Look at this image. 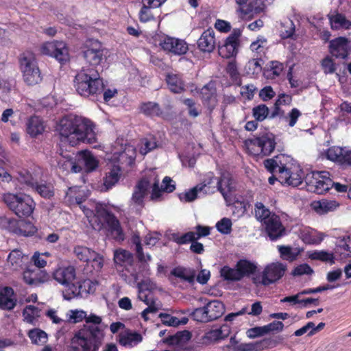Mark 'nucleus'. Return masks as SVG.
Segmentation results:
<instances>
[{
    "mask_svg": "<svg viewBox=\"0 0 351 351\" xmlns=\"http://www.w3.org/2000/svg\"><path fill=\"white\" fill-rule=\"evenodd\" d=\"M75 280V268L73 266H67V300L83 292L88 293L95 292L96 284L90 279H85L82 282H73Z\"/></svg>",
    "mask_w": 351,
    "mask_h": 351,
    "instance_id": "obj_12",
    "label": "nucleus"
},
{
    "mask_svg": "<svg viewBox=\"0 0 351 351\" xmlns=\"http://www.w3.org/2000/svg\"><path fill=\"white\" fill-rule=\"evenodd\" d=\"M328 51L332 56L346 60L351 53V42L344 36H339L329 42Z\"/></svg>",
    "mask_w": 351,
    "mask_h": 351,
    "instance_id": "obj_14",
    "label": "nucleus"
},
{
    "mask_svg": "<svg viewBox=\"0 0 351 351\" xmlns=\"http://www.w3.org/2000/svg\"><path fill=\"white\" fill-rule=\"evenodd\" d=\"M208 310L210 322L219 318L223 313V305L222 302L215 300L208 303L206 306Z\"/></svg>",
    "mask_w": 351,
    "mask_h": 351,
    "instance_id": "obj_39",
    "label": "nucleus"
},
{
    "mask_svg": "<svg viewBox=\"0 0 351 351\" xmlns=\"http://www.w3.org/2000/svg\"><path fill=\"white\" fill-rule=\"evenodd\" d=\"M346 150V147L332 146L327 149L326 152V157L330 161L340 164L341 162V158H343Z\"/></svg>",
    "mask_w": 351,
    "mask_h": 351,
    "instance_id": "obj_44",
    "label": "nucleus"
},
{
    "mask_svg": "<svg viewBox=\"0 0 351 351\" xmlns=\"http://www.w3.org/2000/svg\"><path fill=\"white\" fill-rule=\"evenodd\" d=\"M143 338L140 333L134 332L121 335L119 343L123 346H133L142 341Z\"/></svg>",
    "mask_w": 351,
    "mask_h": 351,
    "instance_id": "obj_42",
    "label": "nucleus"
},
{
    "mask_svg": "<svg viewBox=\"0 0 351 351\" xmlns=\"http://www.w3.org/2000/svg\"><path fill=\"white\" fill-rule=\"evenodd\" d=\"M83 213L87 217L90 225L94 230L99 231L104 228V223L99 216L93 213V210L90 209L83 210Z\"/></svg>",
    "mask_w": 351,
    "mask_h": 351,
    "instance_id": "obj_51",
    "label": "nucleus"
},
{
    "mask_svg": "<svg viewBox=\"0 0 351 351\" xmlns=\"http://www.w3.org/2000/svg\"><path fill=\"white\" fill-rule=\"evenodd\" d=\"M86 323L94 325H84L75 332L71 339V346L68 351H99L103 343L105 337L104 330L99 324H101V317L90 314L86 315Z\"/></svg>",
    "mask_w": 351,
    "mask_h": 351,
    "instance_id": "obj_1",
    "label": "nucleus"
},
{
    "mask_svg": "<svg viewBox=\"0 0 351 351\" xmlns=\"http://www.w3.org/2000/svg\"><path fill=\"white\" fill-rule=\"evenodd\" d=\"M121 175V169L119 165H114L104 178V185L107 190L111 189L119 180Z\"/></svg>",
    "mask_w": 351,
    "mask_h": 351,
    "instance_id": "obj_33",
    "label": "nucleus"
},
{
    "mask_svg": "<svg viewBox=\"0 0 351 351\" xmlns=\"http://www.w3.org/2000/svg\"><path fill=\"white\" fill-rule=\"evenodd\" d=\"M149 185V181L147 178L141 179L134 187L132 196L133 203L141 207L144 206V198Z\"/></svg>",
    "mask_w": 351,
    "mask_h": 351,
    "instance_id": "obj_23",
    "label": "nucleus"
},
{
    "mask_svg": "<svg viewBox=\"0 0 351 351\" xmlns=\"http://www.w3.org/2000/svg\"><path fill=\"white\" fill-rule=\"evenodd\" d=\"M32 190L36 191L40 196L45 198H50L53 195V191L49 185L46 184H40L38 182Z\"/></svg>",
    "mask_w": 351,
    "mask_h": 351,
    "instance_id": "obj_61",
    "label": "nucleus"
},
{
    "mask_svg": "<svg viewBox=\"0 0 351 351\" xmlns=\"http://www.w3.org/2000/svg\"><path fill=\"white\" fill-rule=\"evenodd\" d=\"M216 46L215 32L212 28L204 31L197 40V47L203 52H212Z\"/></svg>",
    "mask_w": 351,
    "mask_h": 351,
    "instance_id": "obj_22",
    "label": "nucleus"
},
{
    "mask_svg": "<svg viewBox=\"0 0 351 351\" xmlns=\"http://www.w3.org/2000/svg\"><path fill=\"white\" fill-rule=\"evenodd\" d=\"M45 127L43 120L34 115L28 119L26 123V131L31 137L36 138L44 132Z\"/></svg>",
    "mask_w": 351,
    "mask_h": 351,
    "instance_id": "obj_25",
    "label": "nucleus"
},
{
    "mask_svg": "<svg viewBox=\"0 0 351 351\" xmlns=\"http://www.w3.org/2000/svg\"><path fill=\"white\" fill-rule=\"evenodd\" d=\"M114 261L120 276L128 284L140 280L146 267L145 263H136L133 254L123 249L114 252Z\"/></svg>",
    "mask_w": 351,
    "mask_h": 351,
    "instance_id": "obj_5",
    "label": "nucleus"
},
{
    "mask_svg": "<svg viewBox=\"0 0 351 351\" xmlns=\"http://www.w3.org/2000/svg\"><path fill=\"white\" fill-rule=\"evenodd\" d=\"M284 69L283 64L274 60L269 62L264 69L263 75L268 80L279 77Z\"/></svg>",
    "mask_w": 351,
    "mask_h": 351,
    "instance_id": "obj_35",
    "label": "nucleus"
},
{
    "mask_svg": "<svg viewBox=\"0 0 351 351\" xmlns=\"http://www.w3.org/2000/svg\"><path fill=\"white\" fill-rule=\"evenodd\" d=\"M278 248L280 257L289 262L296 260L300 253L298 248H292L290 246L279 245Z\"/></svg>",
    "mask_w": 351,
    "mask_h": 351,
    "instance_id": "obj_41",
    "label": "nucleus"
},
{
    "mask_svg": "<svg viewBox=\"0 0 351 351\" xmlns=\"http://www.w3.org/2000/svg\"><path fill=\"white\" fill-rule=\"evenodd\" d=\"M67 162L72 165L71 170L75 173L82 171L86 173L93 172L99 167V160L88 149L80 150L73 155H67Z\"/></svg>",
    "mask_w": 351,
    "mask_h": 351,
    "instance_id": "obj_9",
    "label": "nucleus"
},
{
    "mask_svg": "<svg viewBox=\"0 0 351 351\" xmlns=\"http://www.w3.org/2000/svg\"><path fill=\"white\" fill-rule=\"evenodd\" d=\"M55 135H58L60 138L59 149L57 152L63 158H66L64 156V149L63 147L66 144V115L62 116L60 121L56 123L55 126Z\"/></svg>",
    "mask_w": 351,
    "mask_h": 351,
    "instance_id": "obj_31",
    "label": "nucleus"
},
{
    "mask_svg": "<svg viewBox=\"0 0 351 351\" xmlns=\"http://www.w3.org/2000/svg\"><path fill=\"white\" fill-rule=\"evenodd\" d=\"M20 222L22 223H19V237H32L37 232L36 226L29 221L20 219Z\"/></svg>",
    "mask_w": 351,
    "mask_h": 351,
    "instance_id": "obj_52",
    "label": "nucleus"
},
{
    "mask_svg": "<svg viewBox=\"0 0 351 351\" xmlns=\"http://www.w3.org/2000/svg\"><path fill=\"white\" fill-rule=\"evenodd\" d=\"M218 178L213 172H208L202 182L197 184L199 192L204 194H213L217 191Z\"/></svg>",
    "mask_w": 351,
    "mask_h": 351,
    "instance_id": "obj_27",
    "label": "nucleus"
},
{
    "mask_svg": "<svg viewBox=\"0 0 351 351\" xmlns=\"http://www.w3.org/2000/svg\"><path fill=\"white\" fill-rule=\"evenodd\" d=\"M95 128V123L86 117L67 114V143L72 147L82 143L96 147L98 138Z\"/></svg>",
    "mask_w": 351,
    "mask_h": 351,
    "instance_id": "obj_3",
    "label": "nucleus"
},
{
    "mask_svg": "<svg viewBox=\"0 0 351 351\" xmlns=\"http://www.w3.org/2000/svg\"><path fill=\"white\" fill-rule=\"evenodd\" d=\"M171 275L189 282H193L195 279V274L193 271L189 272L186 268L182 267L173 268L171 271Z\"/></svg>",
    "mask_w": 351,
    "mask_h": 351,
    "instance_id": "obj_49",
    "label": "nucleus"
},
{
    "mask_svg": "<svg viewBox=\"0 0 351 351\" xmlns=\"http://www.w3.org/2000/svg\"><path fill=\"white\" fill-rule=\"evenodd\" d=\"M267 39L264 36H259L255 41L251 43L250 48L252 51L257 53V57H262L267 49Z\"/></svg>",
    "mask_w": 351,
    "mask_h": 351,
    "instance_id": "obj_46",
    "label": "nucleus"
},
{
    "mask_svg": "<svg viewBox=\"0 0 351 351\" xmlns=\"http://www.w3.org/2000/svg\"><path fill=\"white\" fill-rule=\"evenodd\" d=\"M20 70L24 82L29 86L39 84L43 77L34 55L29 51L21 54L19 59Z\"/></svg>",
    "mask_w": 351,
    "mask_h": 351,
    "instance_id": "obj_8",
    "label": "nucleus"
},
{
    "mask_svg": "<svg viewBox=\"0 0 351 351\" xmlns=\"http://www.w3.org/2000/svg\"><path fill=\"white\" fill-rule=\"evenodd\" d=\"M305 182L308 191L319 195L328 192L334 184L330 173L326 171H312L306 174Z\"/></svg>",
    "mask_w": 351,
    "mask_h": 351,
    "instance_id": "obj_10",
    "label": "nucleus"
},
{
    "mask_svg": "<svg viewBox=\"0 0 351 351\" xmlns=\"http://www.w3.org/2000/svg\"><path fill=\"white\" fill-rule=\"evenodd\" d=\"M335 251L341 260L351 257V236L338 238Z\"/></svg>",
    "mask_w": 351,
    "mask_h": 351,
    "instance_id": "obj_26",
    "label": "nucleus"
},
{
    "mask_svg": "<svg viewBox=\"0 0 351 351\" xmlns=\"http://www.w3.org/2000/svg\"><path fill=\"white\" fill-rule=\"evenodd\" d=\"M92 250L86 247L77 246L74 249V253L77 258L84 262L89 263L93 254Z\"/></svg>",
    "mask_w": 351,
    "mask_h": 351,
    "instance_id": "obj_56",
    "label": "nucleus"
},
{
    "mask_svg": "<svg viewBox=\"0 0 351 351\" xmlns=\"http://www.w3.org/2000/svg\"><path fill=\"white\" fill-rule=\"evenodd\" d=\"M28 337L32 343L36 345H43L47 341V333L38 328H34L29 331Z\"/></svg>",
    "mask_w": 351,
    "mask_h": 351,
    "instance_id": "obj_48",
    "label": "nucleus"
},
{
    "mask_svg": "<svg viewBox=\"0 0 351 351\" xmlns=\"http://www.w3.org/2000/svg\"><path fill=\"white\" fill-rule=\"evenodd\" d=\"M220 275L223 280L227 281H240L241 278L237 271V269L231 268L229 266L225 265L220 269Z\"/></svg>",
    "mask_w": 351,
    "mask_h": 351,
    "instance_id": "obj_50",
    "label": "nucleus"
},
{
    "mask_svg": "<svg viewBox=\"0 0 351 351\" xmlns=\"http://www.w3.org/2000/svg\"><path fill=\"white\" fill-rule=\"evenodd\" d=\"M131 242L136 246V254L139 263H147L152 260L149 254H144L141 239L138 233H134L131 237Z\"/></svg>",
    "mask_w": 351,
    "mask_h": 351,
    "instance_id": "obj_38",
    "label": "nucleus"
},
{
    "mask_svg": "<svg viewBox=\"0 0 351 351\" xmlns=\"http://www.w3.org/2000/svg\"><path fill=\"white\" fill-rule=\"evenodd\" d=\"M200 96L203 105L212 112L217 104V89L214 83L210 82L204 85L201 89Z\"/></svg>",
    "mask_w": 351,
    "mask_h": 351,
    "instance_id": "obj_18",
    "label": "nucleus"
},
{
    "mask_svg": "<svg viewBox=\"0 0 351 351\" xmlns=\"http://www.w3.org/2000/svg\"><path fill=\"white\" fill-rule=\"evenodd\" d=\"M238 5L237 11L240 12L243 16H247L252 18L255 16L254 14V0H235Z\"/></svg>",
    "mask_w": 351,
    "mask_h": 351,
    "instance_id": "obj_43",
    "label": "nucleus"
},
{
    "mask_svg": "<svg viewBox=\"0 0 351 351\" xmlns=\"http://www.w3.org/2000/svg\"><path fill=\"white\" fill-rule=\"evenodd\" d=\"M328 17L332 30L351 29V21L347 19L344 14L337 12L335 14H329Z\"/></svg>",
    "mask_w": 351,
    "mask_h": 351,
    "instance_id": "obj_29",
    "label": "nucleus"
},
{
    "mask_svg": "<svg viewBox=\"0 0 351 351\" xmlns=\"http://www.w3.org/2000/svg\"><path fill=\"white\" fill-rule=\"evenodd\" d=\"M74 86L81 96L98 99L104 91V80L96 68H83L75 77Z\"/></svg>",
    "mask_w": 351,
    "mask_h": 351,
    "instance_id": "obj_4",
    "label": "nucleus"
},
{
    "mask_svg": "<svg viewBox=\"0 0 351 351\" xmlns=\"http://www.w3.org/2000/svg\"><path fill=\"white\" fill-rule=\"evenodd\" d=\"M252 115L258 121H263L265 119H269V110L265 104H259L252 109Z\"/></svg>",
    "mask_w": 351,
    "mask_h": 351,
    "instance_id": "obj_53",
    "label": "nucleus"
},
{
    "mask_svg": "<svg viewBox=\"0 0 351 351\" xmlns=\"http://www.w3.org/2000/svg\"><path fill=\"white\" fill-rule=\"evenodd\" d=\"M232 223L230 219L223 217L216 223L217 230L223 234H229L232 232Z\"/></svg>",
    "mask_w": 351,
    "mask_h": 351,
    "instance_id": "obj_59",
    "label": "nucleus"
},
{
    "mask_svg": "<svg viewBox=\"0 0 351 351\" xmlns=\"http://www.w3.org/2000/svg\"><path fill=\"white\" fill-rule=\"evenodd\" d=\"M263 165L269 172L278 173L279 181L283 184L298 186L305 180L304 173L300 166L285 154L266 159Z\"/></svg>",
    "mask_w": 351,
    "mask_h": 351,
    "instance_id": "obj_2",
    "label": "nucleus"
},
{
    "mask_svg": "<svg viewBox=\"0 0 351 351\" xmlns=\"http://www.w3.org/2000/svg\"><path fill=\"white\" fill-rule=\"evenodd\" d=\"M14 292L12 287H5L0 291V308L3 310H12L16 300L14 298Z\"/></svg>",
    "mask_w": 351,
    "mask_h": 351,
    "instance_id": "obj_28",
    "label": "nucleus"
},
{
    "mask_svg": "<svg viewBox=\"0 0 351 351\" xmlns=\"http://www.w3.org/2000/svg\"><path fill=\"white\" fill-rule=\"evenodd\" d=\"M66 49V43L63 41L54 40L47 42L42 45L40 52L43 55L55 58L61 64L64 60L63 50Z\"/></svg>",
    "mask_w": 351,
    "mask_h": 351,
    "instance_id": "obj_17",
    "label": "nucleus"
},
{
    "mask_svg": "<svg viewBox=\"0 0 351 351\" xmlns=\"http://www.w3.org/2000/svg\"><path fill=\"white\" fill-rule=\"evenodd\" d=\"M40 310L33 305L27 306L23 311V315L25 319L32 323L36 317H40Z\"/></svg>",
    "mask_w": 351,
    "mask_h": 351,
    "instance_id": "obj_57",
    "label": "nucleus"
},
{
    "mask_svg": "<svg viewBox=\"0 0 351 351\" xmlns=\"http://www.w3.org/2000/svg\"><path fill=\"white\" fill-rule=\"evenodd\" d=\"M244 144L252 155L262 157L268 156L275 150L276 138L271 132H261L252 138L246 139Z\"/></svg>",
    "mask_w": 351,
    "mask_h": 351,
    "instance_id": "obj_7",
    "label": "nucleus"
},
{
    "mask_svg": "<svg viewBox=\"0 0 351 351\" xmlns=\"http://www.w3.org/2000/svg\"><path fill=\"white\" fill-rule=\"evenodd\" d=\"M311 260L321 261L325 263H329L330 265L335 263V256L333 253L328 252L324 250H315L308 254Z\"/></svg>",
    "mask_w": 351,
    "mask_h": 351,
    "instance_id": "obj_45",
    "label": "nucleus"
},
{
    "mask_svg": "<svg viewBox=\"0 0 351 351\" xmlns=\"http://www.w3.org/2000/svg\"><path fill=\"white\" fill-rule=\"evenodd\" d=\"M134 284H136V282H134ZM137 284V286H138V288L139 289V292H140V295H139V298L143 301L147 305L149 304L150 302H149V300L148 299V296L147 295H146L145 293H144V291H149L151 290L152 288V286L150 285V280H138V282H136Z\"/></svg>",
    "mask_w": 351,
    "mask_h": 351,
    "instance_id": "obj_55",
    "label": "nucleus"
},
{
    "mask_svg": "<svg viewBox=\"0 0 351 351\" xmlns=\"http://www.w3.org/2000/svg\"><path fill=\"white\" fill-rule=\"evenodd\" d=\"M191 337V334L187 330L178 332L176 335L169 337L167 341L169 344L180 345L189 341Z\"/></svg>",
    "mask_w": 351,
    "mask_h": 351,
    "instance_id": "obj_54",
    "label": "nucleus"
},
{
    "mask_svg": "<svg viewBox=\"0 0 351 351\" xmlns=\"http://www.w3.org/2000/svg\"><path fill=\"white\" fill-rule=\"evenodd\" d=\"M24 259H27V257L25 256L21 250L15 249L10 252L8 263L13 270H19L23 268Z\"/></svg>",
    "mask_w": 351,
    "mask_h": 351,
    "instance_id": "obj_37",
    "label": "nucleus"
},
{
    "mask_svg": "<svg viewBox=\"0 0 351 351\" xmlns=\"http://www.w3.org/2000/svg\"><path fill=\"white\" fill-rule=\"evenodd\" d=\"M165 82L171 92L180 94L186 90L185 83L180 74L168 73L165 75Z\"/></svg>",
    "mask_w": 351,
    "mask_h": 351,
    "instance_id": "obj_24",
    "label": "nucleus"
},
{
    "mask_svg": "<svg viewBox=\"0 0 351 351\" xmlns=\"http://www.w3.org/2000/svg\"><path fill=\"white\" fill-rule=\"evenodd\" d=\"M103 219L113 238L117 241H123L124 239V234L120 222L115 215L110 212H106L103 216Z\"/></svg>",
    "mask_w": 351,
    "mask_h": 351,
    "instance_id": "obj_21",
    "label": "nucleus"
},
{
    "mask_svg": "<svg viewBox=\"0 0 351 351\" xmlns=\"http://www.w3.org/2000/svg\"><path fill=\"white\" fill-rule=\"evenodd\" d=\"M21 223L20 219L15 218H7L5 220L4 226L9 232L19 236V223Z\"/></svg>",
    "mask_w": 351,
    "mask_h": 351,
    "instance_id": "obj_58",
    "label": "nucleus"
},
{
    "mask_svg": "<svg viewBox=\"0 0 351 351\" xmlns=\"http://www.w3.org/2000/svg\"><path fill=\"white\" fill-rule=\"evenodd\" d=\"M84 58L90 65L93 66H98L103 60V50L100 48H88L84 51Z\"/></svg>",
    "mask_w": 351,
    "mask_h": 351,
    "instance_id": "obj_34",
    "label": "nucleus"
},
{
    "mask_svg": "<svg viewBox=\"0 0 351 351\" xmlns=\"http://www.w3.org/2000/svg\"><path fill=\"white\" fill-rule=\"evenodd\" d=\"M2 200L7 207L19 217H29L35 208L33 199L25 193H5L2 195Z\"/></svg>",
    "mask_w": 351,
    "mask_h": 351,
    "instance_id": "obj_6",
    "label": "nucleus"
},
{
    "mask_svg": "<svg viewBox=\"0 0 351 351\" xmlns=\"http://www.w3.org/2000/svg\"><path fill=\"white\" fill-rule=\"evenodd\" d=\"M263 225L271 241H276L286 234V229L282 225L280 217L276 214L271 215Z\"/></svg>",
    "mask_w": 351,
    "mask_h": 351,
    "instance_id": "obj_15",
    "label": "nucleus"
},
{
    "mask_svg": "<svg viewBox=\"0 0 351 351\" xmlns=\"http://www.w3.org/2000/svg\"><path fill=\"white\" fill-rule=\"evenodd\" d=\"M242 31L239 28H235L231 34L226 38L223 43L218 46V53L223 58H230L235 57L239 51L240 45V37Z\"/></svg>",
    "mask_w": 351,
    "mask_h": 351,
    "instance_id": "obj_13",
    "label": "nucleus"
},
{
    "mask_svg": "<svg viewBox=\"0 0 351 351\" xmlns=\"http://www.w3.org/2000/svg\"><path fill=\"white\" fill-rule=\"evenodd\" d=\"M139 112L148 117H155L162 116L163 112L160 105L154 101L142 102L139 105Z\"/></svg>",
    "mask_w": 351,
    "mask_h": 351,
    "instance_id": "obj_30",
    "label": "nucleus"
},
{
    "mask_svg": "<svg viewBox=\"0 0 351 351\" xmlns=\"http://www.w3.org/2000/svg\"><path fill=\"white\" fill-rule=\"evenodd\" d=\"M17 180L28 189H33L38 182L37 176L26 169L18 172Z\"/></svg>",
    "mask_w": 351,
    "mask_h": 351,
    "instance_id": "obj_36",
    "label": "nucleus"
},
{
    "mask_svg": "<svg viewBox=\"0 0 351 351\" xmlns=\"http://www.w3.org/2000/svg\"><path fill=\"white\" fill-rule=\"evenodd\" d=\"M286 269V265L281 263H270L264 268L261 274L252 277V282L256 286H269L281 279Z\"/></svg>",
    "mask_w": 351,
    "mask_h": 351,
    "instance_id": "obj_11",
    "label": "nucleus"
},
{
    "mask_svg": "<svg viewBox=\"0 0 351 351\" xmlns=\"http://www.w3.org/2000/svg\"><path fill=\"white\" fill-rule=\"evenodd\" d=\"M276 214L270 211L262 202H257L254 204V216L256 219L262 223L269 219L271 215Z\"/></svg>",
    "mask_w": 351,
    "mask_h": 351,
    "instance_id": "obj_40",
    "label": "nucleus"
},
{
    "mask_svg": "<svg viewBox=\"0 0 351 351\" xmlns=\"http://www.w3.org/2000/svg\"><path fill=\"white\" fill-rule=\"evenodd\" d=\"M24 282L32 286H38L39 285L47 282L49 279V274L38 268L27 267L23 274Z\"/></svg>",
    "mask_w": 351,
    "mask_h": 351,
    "instance_id": "obj_19",
    "label": "nucleus"
},
{
    "mask_svg": "<svg viewBox=\"0 0 351 351\" xmlns=\"http://www.w3.org/2000/svg\"><path fill=\"white\" fill-rule=\"evenodd\" d=\"M217 184V191L226 202L230 201L232 192L235 191V182L232 175L227 171L223 172L218 178Z\"/></svg>",
    "mask_w": 351,
    "mask_h": 351,
    "instance_id": "obj_20",
    "label": "nucleus"
},
{
    "mask_svg": "<svg viewBox=\"0 0 351 351\" xmlns=\"http://www.w3.org/2000/svg\"><path fill=\"white\" fill-rule=\"evenodd\" d=\"M322 66L326 74L334 73L336 71V65L333 60L327 56L324 58L322 61Z\"/></svg>",
    "mask_w": 351,
    "mask_h": 351,
    "instance_id": "obj_64",
    "label": "nucleus"
},
{
    "mask_svg": "<svg viewBox=\"0 0 351 351\" xmlns=\"http://www.w3.org/2000/svg\"><path fill=\"white\" fill-rule=\"evenodd\" d=\"M315 209L322 213L332 211L339 206L337 201L330 199H322L315 202Z\"/></svg>",
    "mask_w": 351,
    "mask_h": 351,
    "instance_id": "obj_47",
    "label": "nucleus"
},
{
    "mask_svg": "<svg viewBox=\"0 0 351 351\" xmlns=\"http://www.w3.org/2000/svg\"><path fill=\"white\" fill-rule=\"evenodd\" d=\"M235 267L237 269L241 280L245 276H250L252 274H254L257 269L256 265L247 259L239 260L237 262Z\"/></svg>",
    "mask_w": 351,
    "mask_h": 351,
    "instance_id": "obj_32",
    "label": "nucleus"
},
{
    "mask_svg": "<svg viewBox=\"0 0 351 351\" xmlns=\"http://www.w3.org/2000/svg\"><path fill=\"white\" fill-rule=\"evenodd\" d=\"M160 45L164 51L176 55H183L188 51V45L183 40L169 36H165L161 38Z\"/></svg>",
    "mask_w": 351,
    "mask_h": 351,
    "instance_id": "obj_16",
    "label": "nucleus"
},
{
    "mask_svg": "<svg viewBox=\"0 0 351 351\" xmlns=\"http://www.w3.org/2000/svg\"><path fill=\"white\" fill-rule=\"evenodd\" d=\"M194 319L199 322H208L210 317H208V310L206 309V306L201 308L195 309L193 313Z\"/></svg>",
    "mask_w": 351,
    "mask_h": 351,
    "instance_id": "obj_62",
    "label": "nucleus"
},
{
    "mask_svg": "<svg viewBox=\"0 0 351 351\" xmlns=\"http://www.w3.org/2000/svg\"><path fill=\"white\" fill-rule=\"evenodd\" d=\"M86 312L83 310H71L67 322L76 324L82 322L86 318Z\"/></svg>",
    "mask_w": 351,
    "mask_h": 351,
    "instance_id": "obj_60",
    "label": "nucleus"
},
{
    "mask_svg": "<svg viewBox=\"0 0 351 351\" xmlns=\"http://www.w3.org/2000/svg\"><path fill=\"white\" fill-rule=\"evenodd\" d=\"M162 322L170 326H178L180 324L181 321L176 317L172 316L169 314L161 313L159 315Z\"/></svg>",
    "mask_w": 351,
    "mask_h": 351,
    "instance_id": "obj_63",
    "label": "nucleus"
}]
</instances>
